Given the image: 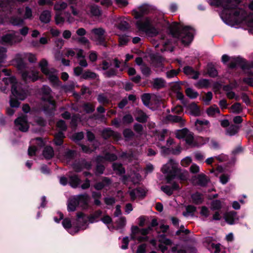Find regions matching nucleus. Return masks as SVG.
I'll return each instance as SVG.
<instances>
[{
	"label": "nucleus",
	"instance_id": "11",
	"mask_svg": "<svg viewBox=\"0 0 253 253\" xmlns=\"http://www.w3.org/2000/svg\"><path fill=\"white\" fill-rule=\"evenodd\" d=\"M211 4L216 6H221L224 9H233L236 6L231 0H211Z\"/></svg>",
	"mask_w": 253,
	"mask_h": 253
},
{
	"label": "nucleus",
	"instance_id": "13",
	"mask_svg": "<svg viewBox=\"0 0 253 253\" xmlns=\"http://www.w3.org/2000/svg\"><path fill=\"white\" fill-rule=\"evenodd\" d=\"M233 14L235 17H237V20L239 21L249 20V16H248L247 12L242 9H236L234 11Z\"/></svg>",
	"mask_w": 253,
	"mask_h": 253
},
{
	"label": "nucleus",
	"instance_id": "53",
	"mask_svg": "<svg viewBox=\"0 0 253 253\" xmlns=\"http://www.w3.org/2000/svg\"><path fill=\"white\" fill-rule=\"evenodd\" d=\"M117 74V70L115 68H110L107 71L104 75L108 78L116 76Z\"/></svg>",
	"mask_w": 253,
	"mask_h": 253
},
{
	"label": "nucleus",
	"instance_id": "51",
	"mask_svg": "<svg viewBox=\"0 0 253 253\" xmlns=\"http://www.w3.org/2000/svg\"><path fill=\"white\" fill-rule=\"evenodd\" d=\"M77 41L79 43L86 45L87 48H90L89 41L86 38L84 37H81L77 40Z\"/></svg>",
	"mask_w": 253,
	"mask_h": 253
},
{
	"label": "nucleus",
	"instance_id": "45",
	"mask_svg": "<svg viewBox=\"0 0 253 253\" xmlns=\"http://www.w3.org/2000/svg\"><path fill=\"white\" fill-rule=\"evenodd\" d=\"M186 95L191 98H195L198 95V93L191 88H188L185 90Z\"/></svg>",
	"mask_w": 253,
	"mask_h": 253
},
{
	"label": "nucleus",
	"instance_id": "17",
	"mask_svg": "<svg viewBox=\"0 0 253 253\" xmlns=\"http://www.w3.org/2000/svg\"><path fill=\"white\" fill-rule=\"evenodd\" d=\"M51 14L49 10H45L43 11L40 16V21L43 23H49L51 20Z\"/></svg>",
	"mask_w": 253,
	"mask_h": 253
},
{
	"label": "nucleus",
	"instance_id": "64",
	"mask_svg": "<svg viewBox=\"0 0 253 253\" xmlns=\"http://www.w3.org/2000/svg\"><path fill=\"white\" fill-rule=\"evenodd\" d=\"M146 33L150 34L151 36H156L158 33V31L151 25L149 29L146 32Z\"/></svg>",
	"mask_w": 253,
	"mask_h": 253
},
{
	"label": "nucleus",
	"instance_id": "29",
	"mask_svg": "<svg viewBox=\"0 0 253 253\" xmlns=\"http://www.w3.org/2000/svg\"><path fill=\"white\" fill-rule=\"evenodd\" d=\"M15 34H7L1 37V41L2 42L12 43L14 40Z\"/></svg>",
	"mask_w": 253,
	"mask_h": 253
},
{
	"label": "nucleus",
	"instance_id": "31",
	"mask_svg": "<svg viewBox=\"0 0 253 253\" xmlns=\"http://www.w3.org/2000/svg\"><path fill=\"white\" fill-rule=\"evenodd\" d=\"M236 215V212L234 211L227 212L224 215V218L226 222L232 224L234 223V218Z\"/></svg>",
	"mask_w": 253,
	"mask_h": 253
},
{
	"label": "nucleus",
	"instance_id": "38",
	"mask_svg": "<svg viewBox=\"0 0 253 253\" xmlns=\"http://www.w3.org/2000/svg\"><path fill=\"white\" fill-rule=\"evenodd\" d=\"M189 130L187 128H183L181 130H177L175 132V136L178 139L185 138L186 134Z\"/></svg>",
	"mask_w": 253,
	"mask_h": 253
},
{
	"label": "nucleus",
	"instance_id": "4",
	"mask_svg": "<svg viewBox=\"0 0 253 253\" xmlns=\"http://www.w3.org/2000/svg\"><path fill=\"white\" fill-rule=\"evenodd\" d=\"M48 63L46 59H42L39 63L41 71L46 75L50 82L54 85H59L60 83L57 77L56 70L47 68Z\"/></svg>",
	"mask_w": 253,
	"mask_h": 253
},
{
	"label": "nucleus",
	"instance_id": "40",
	"mask_svg": "<svg viewBox=\"0 0 253 253\" xmlns=\"http://www.w3.org/2000/svg\"><path fill=\"white\" fill-rule=\"evenodd\" d=\"M98 101L102 104H106L109 103L110 100L108 97L104 94H99L97 96Z\"/></svg>",
	"mask_w": 253,
	"mask_h": 253
},
{
	"label": "nucleus",
	"instance_id": "21",
	"mask_svg": "<svg viewBox=\"0 0 253 253\" xmlns=\"http://www.w3.org/2000/svg\"><path fill=\"white\" fill-rule=\"evenodd\" d=\"M69 183L74 188H76L80 183L81 180L76 174L69 175Z\"/></svg>",
	"mask_w": 253,
	"mask_h": 253
},
{
	"label": "nucleus",
	"instance_id": "1",
	"mask_svg": "<svg viewBox=\"0 0 253 253\" xmlns=\"http://www.w3.org/2000/svg\"><path fill=\"white\" fill-rule=\"evenodd\" d=\"M169 31L173 37L180 39L184 44H189L193 40V31L189 27L182 28L178 24L174 23L169 26Z\"/></svg>",
	"mask_w": 253,
	"mask_h": 253
},
{
	"label": "nucleus",
	"instance_id": "43",
	"mask_svg": "<svg viewBox=\"0 0 253 253\" xmlns=\"http://www.w3.org/2000/svg\"><path fill=\"white\" fill-rule=\"evenodd\" d=\"M83 108L87 113H90L94 111V106L90 103H84Z\"/></svg>",
	"mask_w": 253,
	"mask_h": 253
},
{
	"label": "nucleus",
	"instance_id": "37",
	"mask_svg": "<svg viewBox=\"0 0 253 253\" xmlns=\"http://www.w3.org/2000/svg\"><path fill=\"white\" fill-rule=\"evenodd\" d=\"M88 8L92 15L97 16L101 14V11L98 6L93 5L89 6Z\"/></svg>",
	"mask_w": 253,
	"mask_h": 253
},
{
	"label": "nucleus",
	"instance_id": "39",
	"mask_svg": "<svg viewBox=\"0 0 253 253\" xmlns=\"http://www.w3.org/2000/svg\"><path fill=\"white\" fill-rule=\"evenodd\" d=\"M209 85V82L207 79H201L195 84V86L200 88L207 87Z\"/></svg>",
	"mask_w": 253,
	"mask_h": 253
},
{
	"label": "nucleus",
	"instance_id": "22",
	"mask_svg": "<svg viewBox=\"0 0 253 253\" xmlns=\"http://www.w3.org/2000/svg\"><path fill=\"white\" fill-rule=\"evenodd\" d=\"M98 75L94 72L87 70L85 71L82 75L81 78L84 80L91 79L93 80L98 77Z\"/></svg>",
	"mask_w": 253,
	"mask_h": 253
},
{
	"label": "nucleus",
	"instance_id": "6",
	"mask_svg": "<svg viewBox=\"0 0 253 253\" xmlns=\"http://www.w3.org/2000/svg\"><path fill=\"white\" fill-rule=\"evenodd\" d=\"M91 33L92 35L94 41L98 45H101L105 47L106 45V31L105 29L99 27L93 28L91 30Z\"/></svg>",
	"mask_w": 253,
	"mask_h": 253
},
{
	"label": "nucleus",
	"instance_id": "15",
	"mask_svg": "<svg viewBox=\"0 0 253 253\" xmlns=\"http://www.w3.org/2000/svg\"><path fill=\"white\" fill-rule=\"evenodd\" d=\"M134 115L135 118V120L140 123H145L148 119L147 115L143 112L142 110L137 109L135 110Z\"/></svg>",
	"mask_w": 253,
	"mask_h": 253
},
{
	"label": "nucleus",
	"instance_id": "32",
	"mask_svg": "<svg viewBox=\"0 0 253 253\" xmlns=\"http://www.w3.org/2000/svg\"><path fill=\"white\" fill-rule=\"evenodd\" d=\"M68 4L64 1L56 2L54 6V9L55 11H60L64 10L67 7Z\"/></svg>",
	"mask_w": 253,
	"mask_h": 253
},
{
	"label": "nucleus",
	"instance_id": "12",
	"mask_svg": "<svg viewBox=\"0 0 253 253\" xmlns=\"http://www.w3.org/2000/svg\"><path fill=\"white\" fill-rule=\"evenodd\" d=\"M80 206L83 209H87L88 207L89 196L86 194L78 195L76 197Z\"/></svg>",
	"mask_w": 253,
	"mask_h": 253
},
{
	"label": "nucleus",
	"instance_id": "54",
	"mask_svg": "<svg viewBox=\"0 0 253 253\" xmlns=\"http://www.w3.org/2000/svg\"><path fill=\"white\" fill-rule=\"evenodd\" d=\"M134 131L139 135H142L143 131V126L139 124H135L133 126Z\"/></svg>",
	"mask_w": 253,
	"mask_h": 253
},
{
	"label": "nucleus",
	"instance_id": "56",
	"mask_svg": "<svg viewBox=\"0 0 253 253\" xmlns=\"http://www.w3.org/2000/svg\"><path fill=\"white\" fill-rule=\"evenodd\" d=\"M57 127L62 131H65L67 129V126L65 122L63 120H60L57 122Z\"/></svg>",
	"mask_w": 253,
	"mask_h": 253
},
{
	"label": "nucleus",
	"instance_id": "42",
	"mask_svg": "<svg viewBox=\"0 0 253 253\" xmlns=\"http://www.w3.org/2000/svg\"><path fill=\"white\" fill-rule=\"evenodd\" d=\"M178 172L175 173V177L177 176L181 180H186L188 178V172L184 171H182L179 168Z\"/></svg>",
	"mask_w": 253,
	"mask_h": 253
},
{
	"label": "nucleus",
	"instance_id": "16",
	"mask_svg": "<svg viewBox=\"0 0 253 253\" xmlns=\"http://www.w3.org/2000/svg\"><path fill=\"white\" fill-rule=\"evenodd\" d=\"M183 72L186 75L193 79H197L199 78V73L195 71L192 67L190 66H186L183 68Z\"/></svg>",
	"mask_w": 253,
	"mask_h": 253
},
{
	"label": "nucleus",
	"instance_id": "35",
	"mask_svg": "<svg viewBox=\"0 0 253 253\" xmlns=\"http://www.w3.org/2000/svg\"><path fill=\"white\" fill-rule=\"evenodd\" d=\"M64 137V134L62 132H59L54 136V143L56 145H61L63 143V139Z\"/></svg>",
	"mask_w": 253,
	"mask_h": 253
},
{
	"label": "nucleus",
	"instance_id": "27",
	"mask_svg": "<svg viewBox=\"0 0 253 253\" xmlns=\"http://www.w3.org/2000/svg\"><path fill=\"white\" fill-rule=\"evenodd\" d=\"M185 141L187 144L190 145L192 147L198 146L195 142H194L193 133L190 131L186 134L185 137Z\"/></svg>",
	"mask_w": 253,
	"mask_h": 253
},
{
	"label": "nucleus",
	"instance_id": "8",
	"mask_svg": "<svg viewBox=\"0 0 253 253\" xmlns=\"http://www.w3.org/2000/svg\"><path fill=\"white\" fill-rule=\"evenodd\" d=\"M14 123L17 128L21 131L26 132L29 129V126L26 116L18 117L15 120Z\"/></svg>",
	"mask_w": 253,
	"mask_h": 253
},
{
	"label": "nucleus",
	"instance_id": "55",
	"mask_svg": "<svg viewBox=\"0 0 253 253\" xmlns=\"http://www.w3.org/2000/svg\"><path fill=\"white\" fill-rule=\"evenodd\" d=\"M159 241L166 245H169L171 244V241L167 238H166L165 235H160L159 237Z\"/></svg>",
	"mask_w": 253,
	"mask_h": 253
},
{
	"label": "nucleus",
	"instance_id": "24",
	"mask_svg": "<svg viewBox=\"0 0 253 253\" xmlns=\"http://www.w3.org/2000/svg\"><path fill=\"white\" fill-rule=\"evenodd\" d=\"M43 156L46 159H50L54 156V151L50 146H46L42 152Z\"/></svg>",
	"mask_w": 253,
	"mask_h": 253
},
{
	"label": "nucleus",
	"instance_id": "47",
	"mask_svg": "<svg viewBox=\"0 0 253 253\" xmlns=\"http://www.w3.org/2000/svg\"><path fill=\"white\" fill-rule=\"evenodd\" d=\"M10 22L13 25L18 26L23 24L24 20L19 17H13L11 18Z\"/></svg>",
	"mask_w": 253,
	"mask_h": 253
},
{
	"label": "nucleus",
	"instance_id": "34",
	"mask_svg": "<svg viewBox=\"0 0 253 253\" xmlns=\"http://www.w3.org/2000/svg\"><path fill=\"white\" fill-rule=\"evenodd\" d=\"M238 127L235 125H231L226 130V134L227 135L232 136L237 133L238 131Z\"/></svg>",
	"mask_w": 253,
	"mask_h": 253
},
{
	"label": "nucleus",
	"instance_id": "58",
	"mask_svg": "<svg viewBox=\"0 0 253 253\" xmlns=\"http://www.w3.org/2000/svg\"><path fill=\"white\" fill-rule=\"evenodd\" d=\"M208 73L210 76L212 77H216L217 75V72L216 69L212 66H209L208 69Z\"/></svg>",
	"mask_w": 253,
	"mask_h": 253
},
{
	"label": "nucleus",
	"instance_id": "18",
	"mask_svg": "<svg viewBox=\"0 0 253 253\" xmlns=\"http://www.w3.org/2000/svg\"><path fill=\"white\" fill-rule=\"evenodd\" d=\"M152 84L153 88L159 89L165 87L166 82L162 78H156L153 80Z\"/></svg>",
	"mask_w": 253,
	"mask_h": 253
},
{
	"label": "nucleus",
	"instance_id": "44",
	"mask_svg": "<svg viewBox=\"0 0 253 253\" xmlns=\"http://www.w3.org/2000/svg\"><path fill=\"white\" fill-rule=\"evenodd\" d=\"M230 62L229 64V67L230 68H235L237 65L239 64L241 62V59L237 57V58H231L230 60Z\"/></svg>",
	"mask_w": 253,
	"mask_h": 253
},
{
	"label": "nucleus",
	"instance_id": "36",
	"mask_svg": "<svg viewBox=\"0 0 253 253\" xmlns=\"http://www.w3.org/2000/svg\"><path fill=\"white\" fill-rule=\"evenodd\" d=\"M193 202L196 204H200L203 202L202 195L199 193H196L192 195Z\"/></svg>",
	"mask_w": 253,
	"mask_h": 253
},
{
	"label": "nucleus",
	"instance_id": "57",
	"mask_svg": "<svg viewBox=\"0 0 253 253\" xmlns=\"http://www.w3.org/2000/svg\"><path fill=\"white\" fill-rule=\"evenodd\" d=\"M102 214V211L100 210H98L95 211L93 214H91L89 217V220L91 222H92L93 220L99 217Z\"/></svg>",
	"mask_w": 253,
	"mask_h": 253
},
{
	"label": "nucleus",
	"instance_id": "59",
	"mask_svg": "<svg viewBox=\"0 0 253 253\" xmlns=\"http://www.w3.org/2000/svg\"><path fill=\"white\" fill-rule=\"evenodd\" d=\"M161 190L169 196L172 195L173 193L172 189L169 186H162Z\"/></svg>",
	"mask_w": 253,
	"mask_h": 253
},
{
	"label": "nucleus",
	"instance_id": "7",
	"mask_svg": "<svg viewBox=\"0 0 253 253\" xmlns=\"http://www.w3.org/2000/svg\"><path fill=\"white\" fill-rule=\"evenodd\" d=\"M41 91L44 96L42 97L43 99L46 100L47 103L49 104V110L50 111L54 110L55 108V102L52 98L51 95V90L50 87L46 85H43L41 88Z\"/></svg>",
	"mask_w": 253,
	"mask_h": 253
},
{
	"label": "nucleus",
	"instance_id": "28",
	"mask_svg": "<svg viewBox=\"0 0 253 253\" xmlns=\"http://www.w3.org/2000/svg\"><path fill=\"white\" fill-rule=\"evenodd\" d=\"M102 135L104 138L107 139L112 136L117 138L119 136V134L117 133H115L110 129H105L103 130Z\"/></svg>",
	"mask_w": 253,
	"mask_h": 253
},
{
	"label": "nucleus",
	"instance_id": "50",
	"mask_svg": "<svg viewBox=\"0 0 253 253\" xmlns=\"http://www.w3.org/2000/svg\"><path fill=\"white\" fill-rule=\"evenodd\" d=\"M118 28L122 31H125L128 29V24L127 22L125 20L121 21L118 25Z\"/></svg>",
	"mask_w": 253,
	"mask_h": 253
},
{
	"label": "nucleus",
	"instance_id": "46",
	"mask_svg": "<svg viewBox=\"0 0 253 253\" xmlns=\"http://www.w3.org/2000/svg\"><path fill=\"white\" fill-rule=\"evenodd\" d=\"M169 120L173 123H180L181 124H184V120L180 116L169 115Z\"/></svg>",
	"mask_w": 253,
	"mask_h": 253
},
{
	"label": "nucleus",
	"instance_id": "60",
	"mask_svg": "<svg viewBox=\"0 0 253 253\" xmlns=\"http://www.w3.org/2000/svg\"><path fill=\"white\" fill-rule=\"evenodd\" d=\"M32 17V11L29 7H26L24 16V19H30Z\"/></svg>",
	"mask_w": 253,
	"mask_h": 253
},
{
	"label": "nucleus",
	"instance_id": "5",
	"mask_svg": "<svg viewBox=\"0 0 253 253\" xmlns=\"http://www.w3.org/2000/svg\"><path fill=\"white\" fill-rule=\"evenodd\" d=\"M178 164L172 159H170L163 167L162 171L164 173L167 174L166 179L168 183H170V181L175 177V173L178 172Z\"/></svg>",
	"mask_w": 253,
	"mask_h": 253
},
{
	"label": "nucleus",
	"instance_id": "2",
	"mask_svg": "<svg viewBox=\"0 0 253 253\" xmlns=\"http://www.w3.org/2000/svg\"><path fill=\"white\" fill-rule=\"evenodd\" d=\"M2 82L5 86L0 87L2 91L5 92L7 90L6 86L10 84L11 85V92L14 96L22 100L26 98L27 96L26 91L22 88L21 84L17 83L14 77L4 78L2 80Z\"/></svg>",
	"mask_w": 253,
	"mask_h": 253
},
{
	"label": "nucleus",
	"instance_id": "33",
	"mask_svg": "<svg viewBox=\"0 0 253 253\" xmlns=\"http://www.w3.org/2000/svg\"><path fill=\"white\" fill-rule=\"evenodd\" d=\"M222 207V203L218 200H213L211 205V209L212 211L219 210Z\"/></svg>",
	"mask_w": 253,
	"mask_h": 253
},
{
	"label": "nucleus",
	"instance_id": "62",
	"mask_svg": "<svg viewBox=\"0 0 253 253\" xmlns=\"http://www.w3.org/2000/svg\"><path fill=\"white\" fill-rule=\"evenodd\" d=\"M30 73L31 76H29L30 79L32 81H36L39 79V72L38 71H31Z\"/></svg>",
	"mask_w": 253,
	"mask_h": 253
},
{
	"label": "nucleus",
	"instance_id": "41",
	"mask_svg": "<svg viewBox=\"0 0 253 253\" xmlns=\"http://www.w3.org/2000/svg\"><path fill=\"white\" fill-rule=\"evenodd\" d=\"M230 109L232 110V112L236 114H239L242 112L243 109L241 106V104L240 103H236L233 104Z\"/></svg>",
	"mask_w": 253,
	"mask_h": 253
},
{
	"label": "nucleus",
	"instance_id": "20",
	"mask_svg": "<svg viewBox=\"0 0 253 253\" xmlns=\"http://www.w3.org/2000/svg\"><path fill=\"white\" fill-rule=\"evenodd\" d=\"M209 125L210 122L206 120H197L195 123L196 129L199 131H202L205 126L209 127Z\"/></svg>",
	"mask_w": 253,
	"mask_h": 253
},
{
	"label": "nucleus",
	"instance_id": "14",
	"mask_svg": "<svg viewBox=\"0 0 253 253\" xmlns=\"http://www.w3.org/2000/svg\"><path fill=\"white\" fill-rule=\"evenodd\" d=\"M136 26L137 28L142 31L146 32L148 30L151 26L150 20L146 18L144 20H138L136 22Z\"/></svg>",
	"mask_w": 253,
	"mask_h": 253
},
{
	"label": "nucleus",
	"instance_id": "19",
	"mask_svg": "<svg viewBox=\"0 0 253 253\" xmlns=\"http://www.w3.org/2000/svg\"><path fill=\"white\" fill-rule=\"evenodd\" d=\"M157 96L154 94L145 93L142 95V100L145 106H148L151 101L155 100Z\"/></svg>",
	"mask_w": 253,
	"mask_h": 253
},
{
	"label": "nucleus",
	"instance_id": "3",
	"mask_svg": "<svg viewBox=\"0 0 253 253\" xmlns=\"http://www.w3.org/2000/svg\"><path fill=\"white\" fill-rule=\"evenodd\" d=\"M158 225L156 218L152 220L150 226L145 228H140L137 226H132L131 228L130 237L132 240H137L139 242L147 241L149 237L147 236L152 228Z\"/></svg>",
	"mask_w": 253,
	"mask_h": 253
},
{
	"label": "nucleus",
	"instance_id": "25",
	"mask_svg": "<svg viewBox=\"0 0 253 253\" xmlns=\"http://www.w3.org/2000/svg\"><path fill=\"white\" fill-rule=\"evenodd\" d=\"M117 156L114 154L107 153L104 157L98 156L97 158L98 162H103L104 160L113 161L117 159Z\"/></svg>",
	"mask_w": 253,
	"mask_h": 253
},
{
	"label": "nucleus",
	"instance_id": "23",
	"mask_svg": "<svg viewBox=\"0 0 253 253\" xmlns=\"http://www.w3.org/2000/svg\"><path fill=\"white\" fill-rule=\"evenodd\" d=\"M78 206L79 203L77 200L76 197H75L69 201L68 205V210L70 211H75L77 207H78Z\"/></svg>",
	"mask_w": 253,
	"mask_h": 253
},
{
	"label": "nucleus",
	"instance_id": "63",
	"mask_svg": "<svg viewBox=\"0 0 253 253\" xmlns=\"http://www.w3.org/2000/svg\"><path fill=\"white\" fill-rule=\"evenodd\" d=\"M124 136L126 138H130L134 136V133L129 129H126L123 132Z\"/></svg>",
	"mask_w": 253,
	"mask_h": 253
},
{
	"label": "nucleus",
	"instance_id": "49",
	"mask_svg": "<svg viewBox=\"0 0 253 253\" xmlns=\"http://www.w3.org/2000/svg\"><path fill=\"white\" fill-rule=\"evenodd\" d=\"M113 167L114 170L118 171L120 173H125V169L121 164L114 163Z\"/></svg>",
	"mask_w": 253,
	"mask_h": 253
},
{
	"label": "nucleus",
	"instance_id": "26",
	"mask_svg": "<svg viewBox=\"0 0 253 253\" xmlns=\"http://www.w3.org/2000/svg\"><path fill=\"white\" fill-rule=\"evenodd\" d=\"M207 113L211 117H214L216 114H220V110L216 105H212L207 110Z\"/></svg>",
	"mask_w": 253,
	"mask_h": 253
},
{
	"label": "nucleus",
	"instance_id": "10",
	"mask_svg": "<svg viewBox=\"0 0 253 253\" xmlns=\"http://www.w3.org/2000/svg\"><path fill=\"white\" fill-rule=\"evenodd\" d=\"M152 10L151 7L148 4H143L138 8V10H133L132 14L136 19H138L144 15L149 14Z\"/></svg>",
	"mask_w": 253,
	"mask_h": 253
},
{
	"label": "nucleus",
	"instance_id": "30",
	"mask_svg": "<svg viewBox=\"0 0 253 253\" xmlns=\"http://www.w3.org/2000/svg\"><path fill=\"white\" fill-rule=\"evenodd\" d=\"M191 113L195 116H198L200 115V111L198 106L195 103H191L188 106Z\"/></svg>",
	"mask_w": 253,
	"mask_h": 253
},
{
	"label": "nucleus",
	"instance_id": "9",
	"mask_svg": "<svg viewBox=\"0 0 253 253\" xmlns=\"http://www.w3.org/2000/svg\"><path fill=\"white\" fill-rule=\"evenodd\" d=\"M191 181L195 185L206 186L209 182L210 179L204 174L201 173L192 177Z\"/></svg>",
	"mask_w": 253,
	"mask_h": 253
},
{
	"label": "nucleus",
	"instance_id": "52",
	"mask_svg": "<svg viewBox=\"0 0 253 253\" xmlns=\"http://www.w3.org/2000/svg\"><path fill=\"white\" fill-rule=\"evenodd\" d=\"M142 191L141 188H138L129 191V195L132 200H134L137 196V193H139Z\"/></svg>",
	"mask_w": 253,
	"mask_h": 253
},
{
	"label": "nucleus",
	"instance_id": "48",
	"mask_svg": "<svg viewBox=\"0 0 253 253\" xmlns=\"http://www.w3.org/2000/svg\"><path fill=\"white\" fill-rule=\"evenodd\" d=\"M140 69L142 73L147 77L149 76L151 74V69L145 64L142 65L140 67Z\"/></svg>",
	"mask_w": 253,
	"mask_h": 253
},
{
	"label": "nucleus",
	"instance_id": "61",
	"mask_svg": "<svg viewBox=\"0 0 253 253\" xmlns=\"http://www.w3.org/2000/svg\"><path fill=\"white\" fill-rule=\"evenodd\" d=\"M129 41L128 38L126 36H122L119 37V45H126Z\"/></svg>",
	"mask_w": 253,
	"mask_h": 253
}]
</instances>
